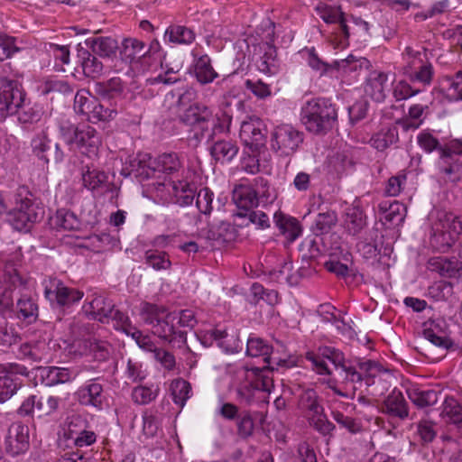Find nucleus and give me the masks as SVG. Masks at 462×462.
<instances>
[{"label": "nucleus", "instance_id": "obj_1", "mask_svg": "<svg viewBox=\"0 0 462 462\" xmlns=\"http://www.w3.org/2000/svg\"><path fill=\"white\" fill-rule=\"evenodd\" d=\"M307 358L318 374L334 375L328 384L338 396L355 398L356 391L363 383L368 393L374 397L384 395L391 387V374L375 361L359 362L357 370L346 362L341 351L330 346L320 348L319 355L309 353Z\"/></svg>", "mask_w": 462, "mask_h": 462}, {"label": "nucleus", "instance_id": "obj_2", "mask_svg": "<svg viewBox=\"0 0 462 462\" xmlns=\"http://www.w3.org/2000/svg\"><path fill=\"white\" fill-rule=\"evenodd\" d=\"M140 316L144 323L152 326V331L164 341L181 347L187 341V332L197 324L192 310L167 312L162 307L143 302Z\"/></svg>", "mask_w": 462, "mask_h": 462}, {"label": "nucleus", "instance_id": "obj_3", "mask_svg": "<svg viewBox=\"0 0 462 462\" xmlns=\"http://www.w3.org/2000/svg\"><path fill=\"white\" fill-rule=\"evenodd\" d=\"M180 121L190 127L189 138L200 143L205 137L214 141L218 134L229 131L231 116L226 112L214 117L211 109L201 103L190 105L180 116Z\"/></svg>", "mask_w": 462, "mask_h": 462}, {"label": "nucleus", "instance_id": "obj_4", "mask_svg": "<svg viewBox=\"0 0 462 462\" xmlns=\"http://www.w3.org/2000/svg\"><path fill=\"white\" fill-rule=\"evenodd\" d=\"M8 202L4 221L14 231L28 233L42 218L43 211L26 186H20L10 192Z\"/></svg>", "mask_w": 462, "mask_h": 462}, {"label": "nucleus", "instance_id": "obj_5", "mask_svg": "<svg viewBox=\"0 0 462 462\" xmlns=\"http://www.w3.org/2000/svg\"><path fill=\"white\" fill-rule=\"evenodd\" d=\"M337 118L335 106L328 99L315 98L301 108L300 120L306 129L314 134L331 129Z\"/></svg>", "mask_w": 462, "mask_h": 462}, {"label": "nucleus", "instance_id": "obj_6", "mask_svg": "<svg viewBox=\"0 0 462 462\" xmlns=\"http://www.w3.org/2000/svg\"><path fill=\"white\" fill-rule=\"evenodd\" d=\"M59 129L67 144L76 145L89 158L97 156L101 139L95 128L88 125H76L69 120H61Z\"/></svg>", "mask_w": 462, "mask_h": 462}, {"label": "nucleus", "instance_id": "obj_7", "mask_svg": "<svg viewBox=\"0 0 462 462\" xmlns=\"http://www.w3.org/2000/svg\"><path fill=\"white\" fill-rule=\"evenodd\" d=\"M10 69L9 64L0 66V118L14 115L22 108L25 101V93L22 85L5 75Z\"/></svg>", "mask_w": 462, "mask_h": 462}, {"label": "nucleus", "instance_id": "obj_8", "mask_svg": "<svg viewBox=\"0 0 462 462\" xmlns=\"http://www.w3.org/2000/svg\"><path fill=\"white\" fill-rule=\"evenodd\" d=\"M42 285L44 289V297L52 306L59 308H69L84 296L83 291L66 286L63 282L55 277H45Z\"/></svg>", "mask_w": 462, "mask_h": 462}, {"label": "nucleus", "instance_id": "obj_9", "mask_svg": "<svg viewBox=\"0 0 462 462\" xmlns=\"http://www.w3.org/2000/svg\"><path fill=\"white\" fill-rule=\"evenodd\" d=\"M405 54L407 56V65L403 69V73L409 80L413 83H420L424 87L430 86L435 72L433 65L426 57V53L407 47Z\"/></svg>", "mask_w": 462, "mask_h": 462}, {"label": "nucleus", "instance_id": "obj_10", "mask_svg": "<svg viewBox=\"0 0 462 462\" xmlns=\"http://www.w3.org/2000/svg\"><path fill=\"white\" fill-rule=\"evenodd\" d=\"M303 142V133L291 125L282 124L275 126L271 132V149L279 156H291Z\"/></svg>", "mask_w": 462, "mask_h": 462}, {"label": "nucleus", "instance_id": "obj_11", "mask_svg": "<svg viewBox=\"0 0 462 462\" xmlns=\"http://www.w3.org/2000/svg\"><path fill=\"white\" fill-rule=\"evenodd\" d=\"M432 232V241L438 243L441 238L440 246L449 248L455 243L456 236L462 232V216L445 211L438 212Z\"/></svg>", "mask_w": 462, "mask_h": 462}, {"label": "nucleus", "instance_id": "obj_12", "mask_svg": "<svg viewBox=\"0 0 462 462\" xmlns=\"http://www.w3.org/2000/svg\"><path fill=\"white\" fill-rule=\"evenodd\" d=\"M29 428L22 422L10 425L5 439V452L14 457L24 454L30 447Z\"/></svg>", "mask_w": 462, "mask_h": 462}, {"label": "nucleus", "instance_id": "obj_13", "mask_svg": "<svg viewBox=\"0 0 462 462\" xmlns=\"http://www.w3.org/2000/svg\"><path fill=\"white\" fill-rule=\"evenodd\" d=\"M32 152L34 156L45 163L52 161L60 163L64 160V152L58 143H52L45 131L35 134L31 141Z\"/></svg>", "mask_w": 462, "mask_h": 462}, {"label": "nucleus", "instance_id": "obj_14", "mask_svg": "<svg viewBox=\"0 0 462 462\" xmlns=\"http://www.w3.org/2000/svg\"><path fill=\"white\" fill-rule=\"evenodd\" d=\"M448 334V326L444 319H430L424 323V337L438 347L447 350L452 346L453 342Z\"/></svg>", "mask_w": 462, "mask_h": 462}, {"label": "nucleus", "instance_id": "obj_15", "mask_svg": "<svg viewBox=\"0 0 462 462\" xmlns=\"http://www.w3.org/2000/svg\"><path fill=\"white\" fill-rule=\"evenodd\" d=\"M232 200L237 207L236 216L245 217L247 213L258 206V198L253 186L249 183H239L232 192Z\"/></svg>", "mask_w": 462, "mask_h": 462}, {"label": "nucleus", "instance_id": "obj_16", "mask_svg": "<svg viewBox=\"0 0 462 462\" xmlns=\"http://www.w3.org/2000/svg\"><path fill=\"white\" fill-rule=\"evenodd\" d=\"M75 398L81 405L101 409L105 401L103 385L97 379L89 380L77 390Z\"/></svg>", "mask_w": 462, "mask_h": 462}, {"label": "nucleus", "instance_id": "obj_17", "mask_svg": "<svg viewBox=\"0 0 462 462\" xmlns=\"http://www.w3.org/2000/svg\"><path fill=\"white\" fill-rule=\"evenodd\" d=\"M265 125L258 117H250L241 124L239 136L245 145L256 148L265 139Z\"/></svg>", "mask_w": 462, "mask_h": 462}, {"label": "nucleus", "instance_id": "obj_18", "mask_svg": "<svg viewBox=\"0 0 462 462\" xmlns=\"http://www.w3.org/2000/svg\"><path fill=\"white\" fill-rule=\"evenodd\" d=\"M121 174L125 177L134 175L142 180L149 179L153 174L152 160L147 153L137 154L134 157H130L124 164Z\"/></svg>", "mask_w": 462, "mask_h": 462}, {"label": "nucleus", "instance_id": "obj_19", "mask_svg": "<svg viewBox=\"0 0 462 462\" xmlns=\"http://www.w3.org/2000/svg\"><path fill=\"white\" fill-rule=\"evenodd\" d=\"M207 336L226 353H237L243 348V342L239 339L238 333L235 329L228 331L222 328H214L208 331Z\"/></svg>", "mask_w": 462, "mask_h": 462}, {"label": "nucleus", "instance_id": "obj_20", "mask_svg": "<svg viewBox=\"0 0 462 462\" xmlns=\"http://www.w3.org/2000/svg\"><path fill=\"white\" fill-rule=\"evenodd\" d=\"M388 74L374 70L369 73L365 85V92L375 102H383L389 91Z\"/></svg>", "mask_w": 462, "mask_h": 462}, {"label": "nucleus", "instance_id": "obj_21", "mask_svg": "<svg viewBox=\"0 0 462 462\" xmlns=\"http://www.w3.org/2000/svg\"><path fill=\"white\" fill-rule=\"evenodd\" d=\"M150 52L151 49H147L146 44L136 38H125L121 42L120 56L128 64L139 63Z\"/></svg>", "mask_w": 462, "mask_h": 462}, {"label": "nucleus", "instance_id": "obj_22", "mask_svg": "<svg viewBox=\"0 0 462 462\" xmlns=\"http://www.w3.org/2000/svg\"><path fill=\"white\" fill-rule=\"evenodd\" d=\"M439 173L446 181L457 182L462 178V162L448 153L440 152L438 162Z\"/></svg>", "mask_w": 462, "mask_h": 462}, {"label": "nucleus", "instance_id": "obj_23", "mask_svg": "<svg viewBox=\"0 0 462 462\" xmlns=\"http://www.w3.org/2000/svg\"><path fill=\"white\" fill-rule=\"evenodd\" d=\"M382 411L400 420L407 419L409 416V407L402 393L394 388L383 401Z\"/></svg>", "mask_w": 462, "mask_h": 462}, {"label": "nucleus", "instance_id": "obj_24", "mask_svg": "<svg viewBox=\"0 0 462 462\" xmlns=\"http://www.w3.org/2000/svg\"><path fill=\"white\" fill-rule=\"evenodd\" d=\"M171 188V195L169 199H165L168 203H173L181 207L191 205L196 193L194 184L187 180H180L170 183Z\"/></svg>", "mask_w": 462, "mask_h": 462}, {"label": "nucleus", "instance_id": "obj_25", "mask_svg": "<svg viewBox=\"0 0 462 462\" xmlns=\"http://www.w3.org/2000/svg\"><path fill=\"white\" fill-rule=\"evenodd\" d=\"M85 44L95 55L101 58H112L119 49L116 38L111 36H91L85 40Z\"/></svg>", "mask_w": 462, "mask_h": 462}, {"label": "nucleus", "instance_id": "obj_26", "mask_svg": "<svg viewBox=\"0 0 462 462\" xmlns=\"http://www.w3.org/2000/svg\"><path fill=\"white\" fill-rule=\"evenodd\" d=\"M428 269L446 278L462 277V265L458 261L446 257H432L428 261Z\"/></svg>", "mask_w": 462, "mask_h": 462}, {"label": "nucleus", "instance_id": "obj_27", "mask_svg": "<svg viewBox=\"0 0 462 462\" xmlns=\"http://www.w3.org/2000/svg\"><path fill=\"white\" fill-rule=\"evenodd\" d=\"M39 377L46 386L66 383L73 379L69 368L57 366L38 367Z\"/></svg>", "mask_w": 462, "mask_h": 462}, {"label": "nucleus", "instance_id": "obj_28", "mask_svg": "<svg viewBox=\"0 0 462 462\" xmlns=\"http://www.w3.org/2000/svg\"><path fill=\"white\" fill-rule=\"evenodd\" d=\"M55 226L64 230L77 231L81 230L88 226H93L97 220H84L79 218L73 212L66 209L57 211L54 218Z\"/></svg>", "mask_w": 462, "mask_h": 462}, {"label": "nucleus", "instance_id": "obj_29", "mask_svg": "<svg viewBox=\"0 0 462 462\" xmlns=\"http://www.w3.org/2000/svg\"><path fill=\"white\" fill-rule=\"evenodd\" d=\"M182 168V162L174 152L162 153L152 160L153 173L155 171L164 174H174Z\"/></svg>", "mask_w": 462, "mask_h": 462}, {"label": "nucleus", "instance_id": "obj_30", "mask_svg": "<svg viewBox=\"0 0 462 462\" xmlns=\"http://www.w3.org/2000/svg\"><path fill=\"white\" fill-rule=\"evenodd\" d=\"M273 218L277 227L289 242L295 241L300 236L301 227L296 218L282 213H275Z\"/></svg>", "mask_w": 462, "mask_h": 462}, {"label": "nucleus", "instance_id": "obj_31", "mask_svg": "<svg viewBox=\"0 0 462 462\" xmlns=\"http://www.w3.org/2000/svg\"><path fill=\"white\" fill-rule=\"evenodd\" d=\"M408 398L418 408L434 405L439 401V392L431 389H422L411 386L406 391Z\"/></svg>", "mask_w": 462, "mask_h": 462}, {"label": "nucleus", "instance_id": "obj_32", "mask_svg": "<svg viewBox=\"0 0 462 462\" xmlns=\"http://www.w3.org/2000/svg\"><path fill=\"white\" fill-rule=\"evenodd\" d=\"M194 75L197 80L203 85L213 82L218 77L208 55L204 54L195 60Z\"/></svg>", "mask_w": 462, "mask_h": 462}, {"label": "nucleus", "instance_id": "obj_33", "mask_svg": "<svg viewBox=\"0 0 462 462\" xmlns=\"http://www.w3.org/2000/svg\"><path fill=\"white\" fill-rule=\"evenodd\" d=\"M94 90L101 98L110 100L121 97L125 86L120 78L115 77L106 81L95 83Z\"/></svg>", "mask_w": 462, "mask_h": 462}, {"label": "nucleus", "instance_id": "obj_34", "mask_svg": "<svg viewBox=\"0 0 462 462\" xmlns=\"http://www.w3.org/2000/svg\"><path fill=\"white\" fill-rule=\"evenodd\" d=\"M212 157L221 163L231 162L238 152V147L229 140L214 142L210 148Z\"/></svg>", "mask_w": 462, "mask_h": 462}, {"label": "nucleus", "instance_id": "obj_35", "mask_svg": "<svg viewBox=\"0 0 462 462\" xmlns=\"http://www.w3.org/2000/svg\"><path fill=\"white\" fill-rule=\"evenodd\" d=\"M298 406L305 414L307 420L309 416L318 415V413L324 411L323 407L319 402L317 393L312 389H308L300 395Z\"/></svg>", "mask_w": 462, "mask_h": 462}, {"label": "nucleus", "instance_id": "obj_36", "mask_svg": "<svg viewBox=\"0 0 462 462\" xmlns=\"http://www.w3.org/2000/svg\"><path fill=\"white\" fill-rule=\"evenodd\" d=\"M318 14L326 23H338L346 38L349 36L348 26L340 7L319 6Z\"/></svg>", "mask_w": 462, "mask_h": 462}, {"label": "nucleus", "instance_id": "obj_37", "mask_svg": "<svg viewBox=\"0 0 462 462\" xmlns=\"http://www.w3.org/2000/svg\"><path fill=\"white\" fill-rule=\"evenodd\" d=\"M113 305L102 296L95 297L88 305L84 306L86 313L92 319L105 322L109 318Z\"/></svg>", "mask_w": 462, "mask_h": 462}, {"label": "nucleus", "instance_id": "obj_38", "mask_svg": "<svg viewBox=\"0 0 462 462\" xmlns=\"http://www.w3.org/2000/svg\"><path fill=\"white\" fill-rule=\"evenodd\" d=\"M380 237L379 231L373 228L368 231L364 240L357 243V249L363 257L365 259H374L377 256L380 252L378 247V240Z\"/></svg>", "mask_w": 462, "mask_h": 462}, {"label": "nucleus", "instance_id": "obj_39", "mask_svg": "<svg viewBox=\"0 0 462 462\" xmlns=\"http://www.w3.org/2000/svg\"><path fill=\"white\" fill-rule=\"evenodd\" d=\"M10 285H1L0 286V313L5 314L13 310L14 307V298H13V291L14 288H16L17 284L19 286H23V279L18 275L14 274L10 277Z\"/></svg>", "mask_w": 462, "mask_h": 462}, {"label": "nucleus", "instance_id": "obj_40", "mask_svg": "<svg viewBox=\"0 0 462 462\" xmlns=\"http://www.w3.org/2000/svg\"><path fill=\"white\" fill-rule=\"evenodd\" d=\"M18 354L22 358L32 362L46 361L50 356L49 347L45 343H37L34 345L28 343L23 344L19 347Z\"/></svg>", "mask_w": 462, "mask_h": 462}, {"label": "nucleus", "instance_id": "obj_41", "mask_svg": "<svg viewBox=\"0 0 462 462\" xmlns=\"http://www.w3.org/2000/svg\"><path fill=\"white\" fill-rule=\"evenodd\" d=\"M379 210L383 214L382 219L393 225L402 223L406 214L405 206L398 201H394L389 205L387 202L381 203L379 205Z\"/></svg>", "mask_w": 462, "mask_h": 462}, {"label": "nucleus", "instance_id": "obj_42", "mask_svg": "<svg viewBox=\"0 0 462 462\" xmlns=\"http://www.w3.org/2000/svg\"><path fill=\"white\" fill-rule=\"evenodd\" d=\"M273 346L263 338L250 336L246 341V355L251 357L263 356L266 363L270 361Z\"/></svg>", "mask_w": 462, "mask_h": 462}, {"label": "nucleus", "instance_id": "obj_43", "mask_svg": "<svg viewBox=\"0 0 462 462\" xmlns=\"http://www.w3.org/2000/svg\"><path fill=\"white\" fill-rule=\"evenodd\" d=\"M17 316L19 319L32 322L38 317V305L36 301L26 293H22L16 302Z\"/></svg>", "mask_w": 462, "mask_h": 462}, {"label": "nucleus", "instance_id": "obj_44", "mask_svg": "<svg viewBox=\"0 0 462 462\" xmlns=\"http://www.w3.org/2000/svg\"><path fill=\"white\" fill-rule=\"evenodd\" d=\"M399 140L398 130L392 126L383 128L370 139L371 145L378 151H384Z\"/></svg>", "mask_w": 462, "mask_h": 462}, {"label": "nucleus", "instance_id": "obj_45", "mask_svg": "<svg viewBox=\"0 0 462 462\" xmlns=\"http://www.w3.org/2000/svg\"><path fill=\"white\" fill-rule=\"evenodd\" d=\"M164 38L174 44H190L195 40V33L186 26L171 25L165 31Z\"/></svg>", "mask_w": 462, "mask_h": 462}, {"label": "nucleus", "instance_id": "obj_46", "mask_svg": "<svg viewBox=\"0 0 462 462\" xmlns=\"http://www.w3.org/2000/svg\"><path fill=\"white\" fill-rule=\"evenodd\" d=\"M143 259L145 264L157 272L167 271L171 267L169 255L164 251H159L158 249L146 250Z\"/></svg>", "mask_w": 462, "mask_h": 462}, {"label": "nucleus", "instance_id": "obj_47", "mask_svg": "<svg viewBox=\"0 0 462 462\" xmlns=\"http://www.w3.org/2000/svg\"><path fill=\"white\" fill-rule=\"evenodd\" d=\"M366 226L365 217L358 208L347 210L344 219V226L349 235L356 236Z\"/></svg>", "mask_w": 462, "mask_h": 462}, {"label": "nucleus", "instance_id": "obj_48", "mask_svg": "<svg viewBox=\"0 0 462 462\" xmlns=\"http://www.w3.org/2000/svg\"><path fill=\"white\" fill-rule=\"evenodd\" d=\"M426 109H428L427 105L414 104L411 106L407 116L402 118L399 124L405 131L418 129L423 122L422 116Z\"/></svg>", "mask_w": 462, "mask_h": 462}, {"label": "nucleus", "instance_id": "obj_49", "mask_svg": "<svg viewBox=\"0 0 462 462\" xmlns=\"http://www.w3.org/2000/svg\"><path fill=\"white\" fill-rule=\"evenodd\" d=\"M440 416L447 422H451L454 424L461 423L462 407L454 397L448 396L445 398L442 404Z\"/></svg>", "mask_w": 462, "mask_h": 462}, {"label": "nucleus", "instance_id": "obj_50", "mask_svg": "<svg viewBox=\"0 0 462 462\" xmlns=\"http://www.w3.org/2000/svg\"><path fill=\"white\" fill-rule=\"evenodd\" d=\"M236 375L237 377L245 378L252 376L254 378V383H258L260 384V388H256L257 390H261L263 392H271L273 381L270 377L263 375L262 369L259 367H241L240 369L237 370Z\"/></svg>", "mask_w": 462, "mask_h": 462}, {"label": "nucleus", "instance_id": "obj_51", "mask_svg": "<svg viewBox=\"0 0 462 462\" xmlns=\"http://www.w3.org/2000/svg\"><path fill=\"white\" fill-rule=\"evenodd\" d=\"M82 58V69L85 76L96 79L103 73V63L94 55L88 51L81 53Z\"/></svg>", "mask_w": 462, "mask_h": 462}, {"label": "nucleus", "instance_id": "obj_52", "mask_svg": "<svg viewBox=\"0 0 462 462\" xmlns=\"http://www.w3.org/2000/svg\"><path fill=\"white\" fill-rule=\"evenodd\" d=\"M264 54L257 61L258 69L265 74H275L277 72L276 49L273 45L266 42Z\"/></svg>", "mask_w": 462, "mask_h": 462}, {"label": "nucleus", "instance_id": "obj_53", "mask_svg": "<svg viewBox=\"0 0 462 462\" xmlns=\"http://www.w3.org/2000/svg\"><path fill=\"white\" fill-rule=\"evenodd\" d=\"M159 393V387L156 385H140L133 389L132 399L133 401L141 405L148 404L153 401Z\"/></svg>", "mask_w": 462, "mask_h": 462}, {"label": "nucleus", "instance_id": "obj_54", "mask_svg": "<svg viewBox=\"0 0 462 462\" xmlns=\"http://www.w3.org/2000/svg\"><path fill=\"white\" fill-rule=\"evenodd\" d=\"M171 389L174 402L183 407L190 397V384L183 379H177L171 383Z\"/></svg>", "mask_w": 462, "mask_h": 462}, {"label": "nucleus", "instance_id": "obj_55", "mask_svg": "<svg viewBox=\"0 0 462 462\" xmlns=\"http://www.w3.org/2000/svg\"><path fill=\"white\" fill-rule=\"evenodd\" d=\"M337 221V217L334 211L319 213L315 219L313 232L316 235L327 234Z\"/></svg>", "mask_w": 462, "mask_h": 462}, {"label": "nucleus", "instance_id": "obj_56", "mask_svg": "<svg viewBox=\"0 0 462 462\" xmlns=\"http://www.w3.org/2000/svg\"><path fill=\"white\" fill-rule=\"evenodd\" d=\"M22 383L12 377L10 374L0 376V402H5L10 399L19 389Z\"/></svg>", "mask_w": 462, "mask_h": 462}, {"label": "nucleus", "instance_id": "obj_57", "mask_svg": "<svg viewBox=\"0 0 462 462\" xmlns=\"http://www.w3.org/2000/svg\"><path fill=\"white\" fill-rule=\"evenodd\" d=\"M36 411L39 417L47 416L55 412L59 407L60 399L52 395H36Z\"/></svg>", "mask_w": 462, "mask_h": 462}, {"label": "nucleus", "instance_id": "obj_58", "mask_svg": "<svg viewBox=\"0 0 462 462\" xmlns=\"http://www.w3.org/2000/svg\"><path fill=\"white\" fill-rule=\"evenodd\" d=\"M117 115V109L115 107H105L103 104L98 103L95 99V103H93L90 114L88 117L93 122L99 121H110L113 120Z\"/></svg>", "mask_w": 462, "mask_h": 462}, {"label": "nucleus", "instance_id": "obj_59", "mask_svg": "<svg viewBox=\"0 0 462 462\" xmlns=\"http://www.w3.org/2000/svg\"><path fill=\"white\" fill-rule=\"evenodd\" d=\"M88 347L94 357L98 360H106L110 355L111 346L108 342L95 337L88 340Z\"/></svg>", "mask_w": 462, "mask_h": 462}, {"label": "nucleus", "instance_id": "obj_60", "mask_svg": "<svg viewBox=\"0 0 462 462\" xmlns=\"http://www.w3.org/2000/svg\"><path fill=\"white\" fill-rule=\"evenodd\" d=\"M93 103H95V98L90 97L88 90H79L74 97V110L78 114L88 116Z\"/></svg>", "mask_w": 462, "mask_h": 462}, {"label": "nucleus", "instance_id": "obj_61", "mask_svg": "<svg viewBox=\"0 0 462 462\" xmlns=\"http://www.w3.org/2000/svg\"><path fill=\"white\" fill-rule=\"evenodd\" d=\"M245 87L260 99H264L272 95L271 85L262 79H246Z\"/></svg>", "mask_w": 462, "mask_h": 462}, {"label": "nucleus", "instance_id": "obj_62", "mask_svg": "<svg viewBox=\"0 0 462 462\" xmlns=\"http://www.w3.org/2000/svg\"><path fill=\"white\" fill-rule=\"evenodd\" d=\"M106 180V175L97 170H88L82 173L83 185L91 190L99 188Z\"/></svg>", "mask_w": 462, "mask_h": 462}, {"label": "nucleus", "instance_id": "obj_63", "mask_svg": "<svg viewBox=\"0 0 462 462\" xmlns=\"http://www.w3.org/2000/svg\"><path fill=\"white\" fill-rule=\"evenodd\" d=\"M213 199L214 193L208 188L200 189L196 196V206L199 212L205 215L210 214L213 208Z\"/></svg>", "mask_w": 462, "mask_h": 462}, {"label": "nucleus", "instance_id": "obj_64", "mask_svg": "<svg viewBox=\"0 0 462 462\" xmlns=\"http://www.w3.org/2000/svg\"><path fill=\"white\" fill-rule=\"evenodd\" d=\"M258 199H264L266 201H272L275 199L273 189H271L269 181L263 177H256L251 184Z\"/></svg>", "mask_w": 462, "mask_h": 462}]
</instances>
